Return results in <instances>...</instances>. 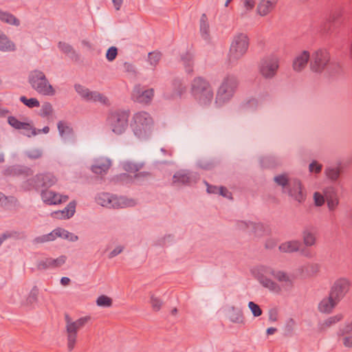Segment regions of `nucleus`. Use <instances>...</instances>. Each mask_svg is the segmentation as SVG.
Segmentation results:
<instances>
[{
	"label": "nucleus",
	"mask_w": 352,
	"mask_h": 352,
	"mask_svg": "<svg viewBox=\"0 0 352 352\" xmlns=\"http://www.w3.org/2000/svg\"><path fill=\"white\" fill-rule=\"evenodd\" d=\"M230 320L234 323H243V312L240 309L232 307L230 311Z\"/></svg>",
	"instance_id": "4c0bfd02"
},
{
	"label": "nucleus",
	"mask_w": 352,
	"mask_h": 352,
	"mask_svg": "<svg viewBox=\"0 0 352 352\" xmlns=\"http://www.w3.org/2000/svg\"><path fill=\"white\" fill-rule=\"evenodd\" d=\"M341 23V16L340 14H333L330 16L329 19H327L321 25V32L324 34L333 32L334 29L338 27Z\"/></svg>",
	"instance_id": "5701e85b"
},
{
	"label": "nucleus",
	"mask_w": 352,
	"mask_h": 352,
	"mask_svg": "<svg viewBox=\"0 0 352 352\" xmlns=\"http://www.w3.org/2000/svg\"><path fill=\"white\" fill-rule=\"evenodd\" d=\"M251 226L254 230V232L256 233L257 230H263V225L262 223H255L253 222L247 223L245 221H241L239 223V226L241 228H249Z\"/></svg>",
	"instance_id": "864d4df0"
},
{
	"label": "nucleus",
	"mask_w": 352,
	"mask_h": 352,
	"mask_svg": "<svg viewBox=\"0 0 352 352\" xmlns=\"http://www.w3.org/2000/svg\"><path fill=\"white\" fill-rule=\"evenodd\" d=\"M278 68V60L276 57H267L262 60L260 72L267 78H272Z\"/></svg>",
	"instance_id": "ddd939ff"
},
{
	"label": "nucleus",
	"mask_w": 352,
	"mask_h": 352,
	"mask_svg": "<svg viewBox=\"0 0 352 352\" xmlns=\"http://www.w3.org/2000/svg\"><path fill=\"white\" fill-rule=\"evenodd\" d=\"M352 333V321L346 323L344 327L340 328L338 333L339 336Z\"/></svg>",
	"instance_id": "e2e57ef3"
},
{
	"label": "nucleus",
	"mask_w": 352,
	"mask_h": 352,
	"mask_svg": "<svg viewBox=\"0 0 352 352\" xmlns=\"http://www.w3.org/2000/svg\"><path fill=\"white\" fill-rule=\"evenodd\" d=\"M153 95V89L144 90L140 85H136L132 91L131 98L135 102L148 104L152 100Z\"/></svg>",
	"instance_id": "4468645a"
},
{
	"label": "nucleus",
	"mask_w": 352,
	"mask_h": 352,
	"mask_svg": "<svg viewBox=\"0 0 352 352\" xmlns=\"http://www.w3.org/2000/svg\"><path fill=\"white\" fill-rule=\"evenodd\" d=\"M39 294V289L37 286H34L28 294L26 299L28 305H32L38 302V296Z\"/></svg>",
	"instance_id": "79ce46f5"
},
{
	"label": "nucleus",
	"mask_w": 352,
	"mask_h": 352,
	"mask_svg": "<svg viewBox=\"0 0 352 352\" xmlns=\"http://www.w3.org/2000/svg\"><path fill=\"white\" fill-rule=\"evenodd\" d=\"M320 270V265L318 263H308L303 266L302 272L308 276H316Z\"/></svg>",
	"instance_id": "e433bc0d"
},
{
	"label": "nucleus",
	"mask_w": 352,
	"mask_h": 352,
	"mask_svg": "<svg viewBox=\"0 0 352 352\" xmlns=\"http://www.w3.org/2000/svg\"><path fill=\"white\" fill-rule=\"evenodd\" d=\"M41 196L43 201L48 205L62 203V199L58 198V194L52 190H41Z\"/></svg>",
	"instance_id": "bb28decb"
},
{
	"label": "nucleus",
	"mask_w": 352,
	"mask_h": 352,
	"mask_svg": "<svg viewBox=\"0 0 352 352\" xmlns=\"http://www.w3.org/2000/svg\"><path fill=\"white\" fill-rule=\"evenodd\" d=\"M28 82L33 89L43 96H54L56 91L49 82L45 74L41 70L34 69L30 72Z\"/></svg>",
	"instance_id": "20e7f679"
},
{
	"label": "nucleus",
	"mask_w": 352,
	"mask_h": 352,
	"mask_svg": "<svg viewBox=\"0 0 352 352\" xmlns=\"http://www.w3.org/2000/svg\"><path fill=\"white\" fill-rule=\"evenodd\" d=\"M191 92L201 105L210 104L214 97L210 85L202 77H197L193 80L191 85Z\"/></svg>",
	"instance_id": "f03ea898"
},
{
	"label": "nucleus",
	"mask_w": 352,
	"mask_h": 352,
	"mask_svg": "<svg viewBox=\"0 0 352 352\" xmlns=\"http://www.w3.org/2000/svg\"><path fill=\"white\" fill-rule=\"evenodd\" d=\"M151 173L148 171H142L135 173L133 176H131L127 173H122L118 176V179L126 184L136 183L141 184L142 182L152 177Z\"/></svg>",
	"instance_id": "a211bd4d"
},
{
	"label": "nucleus",
	"mask_w": 352,
	"mask_h": 352,
	"mask_svg": "<svg viewBox=\"0 0 352 352\" xmlns=\"http://www.w3.org/2000/svg\"><path fill=\"white\" fill-rule=\"evenodd\" d=\"M302 243L298 240H293L281 243L278 249L282 252L293 253L300 250Z\"/></svg>",
	"instance_id": "c85d7f7f"
},
{
	"label": "nucleus",
	"mask_w": 352,
	"mask_h": 352,
	"mask_svg": "<svg viewBox=\"0 0 352 352\" xmlns=\"http://www.w3.org/2000/svg\"><path fill=\"white\" fill-rule=\"evenodd\" d=\"M96 202L102 206L109 208H119L132 206L133 200H128L124 197H118L108 192L98 193L96 197Z\"/></svg>",
	"instance_id": "6e6552de"
},
{
	"label": "nucleus",
	"mask_w": 352,
	"mask_h": 352,
	"mask_svg": "<svg viewBox=\"0 0 352 352\" xmlns=\"http://www.w3.org/2000/svg\"><path fill=\"white\" fill-rule=\"evenodd\" d=\"M3 174L6 177H26L33 175V170L25 166L15 164L7 166L3 170Z\"/></svg>",
	"instance_id": "2eb2a0df"
},
{
	"label": "nucleus",
	"mask_w": 352,
	"mask_h": 352,
	"mask_svg": "<svg viewBox=\"0 0 352 352\" xmlns=\"http://www.w3.org/2000/svg\"><path fill=\"white\" fill-rule=\"evenodd\" d=\"M341 170L339 167H328L325 169L327 177L331 181H337L340 177Z\"/></svg>",
	"instance_id": "a19ab883"
},
{
	"label": "nucleus",
	"mask_w": 352,
	"mask_h": 352,
	"mask_svg": "<svg viewBox=\"0 0 352 352\" xmlns=\"http://www.w3.org/2000/svg\"><path fill=\"white\" fill-rule=\"evenodd\" d=\"M351 282L346 278H338L330 288L329 294L340 302L349 293Z\"/></svg>",
	"instance_id": "9b49d317"
},
{
	"label": "nucleus",
	"mask_w": 352,
	"mask_h": 352,
	"mask_svg": "<svg viewBox=\"0 0 352 352\" xmlns=\"http://www.w3.org/2000/svg\"><path fill=\"white\" fill-rule=\"evenodd\" d=\"M181 60L184 66L186 73L191 74L193 72L194 56L187 52L181 56Z\"/></svg>",
	"instance_id": "7c9ffc66"
},
{
	"label": "nucleus",
	"mask_w": 352,
	"mask_h": 352,
	"mask_svg": "<svg viewBox=\"0 0 352 352\" xmlns=\"http://www.w3.org/2000/svg\"><path fill=\"white\" fill-rule=\"evenodd\" d=\"M67 257L64 255L57 258H47L41 260L37 263L38 270H47L50 268H57L62 266L66 261Z\"/></svg>",
	"instance_id": "6ab92c4d"
},
{
	"label": "nucleus",
	"mask_w": 352,
	"mask_h": 352,
	"mask_svg": "<svg viewBox=\"0 0 352 352\" xmlns=\"http://www.w3.org/2000/svg\"><path fill=\"white\" fill-rule=\"evenodd\" d=\"M344 316L342 314H338L336 316L329 317L324 322L320 324V330L324 331L326 328L331 327V325L340 322L343 319Z\"/></svg>",
	"instance_id": "ea45409f"
},
{
	"label": "nucleus",
	"mask_w": 352,
	"mask_h": 352,
	"mask_svg": "<svg viewBox=\"0 0 352 352\" xmlns=\"http://www.w3.org/2000/svg\"><path fill=\"white\" fill-rule=\"evenodd\" d=\"M278 0H261L257 6V12L261 16H266L276 6Z\"/></svg>",
	"instance_id": "393cba45"
},
{
	"label": "nucleus",
	"mask_w": 352,
	"mask_h": 352,
	"mask_svg": "<svg viewBox=\"0 0 352 352\" xmlns=\"http://www.w3.org/2000/svg\"><path fill=\"white\" fill-rule=\"evenodd\" d=\"M74 89L85 100H87L89 99L88 96L89 94H90V90L85 87L83 85H81L80 84H76L74 85Z\"/></svg>",
	"instance_id": "09e8293b"
},
{
	"label": "nucleus",
	"mask_w": 352,
	"mask_h": 352,
	"mask_svg": "<svg viewBox=\"0 0 352 352\" xmlns=\"http://www.w3.org/2000/svg\"><path fill=\"white\" fill-rule=\"evenodd\" d=\"M16 45L7 35L0 30V51L3 52H14Z\"/></svg>",
	"instance_id": "cd10ccee"
},
{
	"label": "nucleus",
	"mask_w": 352,
	"mask_h": 352,
	"mask_svg": "<svg viewBox=\"0 0 352 352\" xmlns=\"http://www.w3.org/2000/svg\"><path fill=\"white\" fill-rule=\"evenodd\" d=\"M314 199L316 206H322L326 200L324 195L318 192L314 193Z\"/></svg>",
	"instance_id": "680f3d73"
},
{
	"label": "nucleus",
	"mask_w": 352,
	"mask_h": 352,
	"mask_svg": "<svg viewBox=\"0 0 352 352\" xmlns=\"http://www.w3.org/2000/svg\"><path fill=\"white\" fill-rule=\"evenodd\" d=\"M258 105V101L255 98H251L248 100L247 102L241 104V108L243 109H247L248 108H252L255 109Z\"/></svg>",
	"instance_id": "0e129e2a"
},
{
	"label": "nucleus",
	"mask_w": 352,
	"mask_h": 352,
	"mask_svg": "<svg viewBox=\"0 0 352 352\" xmlns=\"http://www.w3.org/2000/svg\"><path fill=\"white\" fill-rule=\"evenodd\" d=\"M111 164V161L106 159L103 162L93 165L91 166V170L97 175H102V173H106L107 172Z\"/></svg>",
	"instance_id": "72a5a7b5"
},
{
	"label": "nucleus",
	"mask_w": 352,
	"mask_h": 352,
	"mask_svg": "<svg viewBox=\"0 0 352 352\" xmlns=\"http://www.w3.org/2000/svg\"><path fill=\"white\" fill-rule=\"evenodd\" d=\"M8 123L15 129H24L26 131H31V133L25 134L28 138L37 135L36 128L33 127L30 123L19 121L14 116H8Z\"/></svg>",
	"instance_id": "aec40b11"
},
{
	"label": "nucleus",
	"mask_w": 352,
	"mask_h": 352,
	"mask_svg": "<svg viewBox=\"0 0 352 352\" xmlns=\"http://www.w3.org/2000/svg\"><path fill=\"white\" fill-rule=\"evenodd\" d=\"M58 47L61 52L69 56V57L74 61L80 60V55L75 51L73 47L65 42L60 41L58 43Z\"/></svg>",
	"instance_id": "c756f323"
},
{
	"label": "nucleus",
	"mask_w": 352,
	"mask_h": 352,
	"mask_svg": "<svg viewBox=\"0 0 352 352\" xmlns=\"http://www.w3.org/2000/svg\"><path fill=\"white\" fill-rule=\"evenodd\" d=\"M249 46V38L245 34L241 33L236 35L230 46V60H237L247 52Z\"/></svg>",
	"instance_id": "1a4fd4ad"
},
{
	"label": "nucleus",
	"mask_w": 352,
	"mask_h": 352,
	"mask_svg": "<svg viewBox=\"0 0 352 352\" xmlns=\"http://www.w3.org/2000/svg\"><path fill=\"white\" fill-rule=\"evenodd\" d=\"M162 53L157 51L148 53V58L150 64L155 67L162 58Z\"/></svg>",
	"instance_id": "3c124183"
},
{
	"label": "nucleus",
	"mask_w": 352,
	"mask_h": 352,
	"mask_svg": "<svg viewBox=\"0 0 352 352\" xmlns=\"http://www.w3.org/2000/svg\"><path fill=\"white\" fill-rule=\"evenodd\" d=\"M173 94L172 97H181L186 91V87L184 85L182 80L175 78L172 82Z\"/></svg>",
	"instance_id": "473e14b6"
},
{
	"label": "nucleus",
	"mask_w": 352,
	"mask_h": 352,
	"mask_svg": "<svg viewBox=\"0 0 352 352\" xmlns=\"http://www.w3.org/2000/svg\"><path fill=\"white\" fill-rule=\"evenodd\" d=\"M53 112V107L50 102H44L42 105V107L40 110L39 115L41 117H47L50 116Z\"/></svg>",
	"instance_id": "603ef678"
},
{
	"label": "nucleus",
	"mask_w": 352,
	"mask_h": 352,
	"mask_svg": "<svg viewBox=\"0 0 352 352\" xmlns=\"http://www.w3.org/2000/svg\"><path fill=\"white\" fill-rule=\"evenodd\" d=\"M199 179V175L187 170H179L173 176V186H191Z\"/></svg>",
	"instance_id": "f8f14e48"
},
{
	"label": "nucleus",
	"mask_w": 352,
	"mask_h": 352,
	"mask_svg": "<svg viewBox=\"0 0 352 352\" xmlns=\"http://www.w3.org/2000/svg\"><path fill=\"white\" fill-rule=\"evenodd\" d=\"M200 32L204 39H208L210 36L209 23L208 17L205 13L202 14L199 21Z\"/></svg>",
	"instance_id": "f704fd0d"
},
{
	"label": "nucleus",
	"mask_w": 352,
	"mask_h": 352,
	"mask_svg": "<svg viewBox=\"0 0 352 352\" xmlns=\"http://www.w3.org/2000/svg\"><path fill=\"white\" fill-rule=\"evenodd\" d=\"M43 152L40 149H33L25 152V155L31 160H37L42 157Z\"/></svg>",
	"instance_id": "4d7b16f0"
},
{
	"label": "nucleus",
	"mask_w": 352,
	"mask_h": 352,
	"mask_svg": "<svg viewBox=\"0 0 352 352\" xmlns=\"http://www.w3.org/2000/svg\"><path fill=\"white\" fill-rule=\"evenodd\" d=\"M65 320L67 334V348L69 351H72L76 342L78 331L85 326V324L91 320V317L85 316L76 321H72L69 316L66 314L65 315Z\"/></svg>",
	"instance_id": "0eeeda50"
},
{
	"label": "nucleus",
	"mask_w": 352,
	"mask_h": 352,
	"mask_svg": "<svg viewBox=\"0 0 352 352\" xmlns=\"http://www.w3.org/2000/svg\"><path fill=\"white\" fill-rule=\"evenodd\" d=\"M0 21L2 22L19 26L20 25V21L16 18L12 14L4 12L0 9Z\"/></svg>",
	"instance_id": "c9c22d12"
},
{
	"label": "nucleus",
	"mask_w": 352,
	"mask_h": 352,
	"mask_svg": "<svg viewBox=\"0 0 352 352\" xmlns=\"http://www.w3.org/2000/svg\"><path fill=\"white\" fill-rule=\"evenodd\" d=\"M310 53L307 50L302 51L297 55L293 60L292 67L296 72H301L307 66L308 62H310Z\"/></svg>",
	"instance_id": "412c9836"
},
{
	"label": "nucleus",
	"mask_w": 352,
	"mask_h": 352,
	"mask_svg": "<svg viewBox=\"0 0 352 352\" xmlns=\"http://www.w3.org/2000/svg\"><path fill=\"white\" fill-rule=\"evenodd\" d=\"M295 325L296 322L293 318L288 319L284 327V335L287 337L292 336Z\"/></svg>",
	"instance_id": "8fccbe9b"
},
{
	"label": "nucleus",
	"mask_w": 352,
	"mask_h": 352,
	"mask_svg": "<svg viewBox=\"0 0 352 352\" xmlns=\"http://www.w3.org/2000/svg\"><path fill=\"white\" fill-rule=\"evenodd\" d=\"M112 299L105 295L100 296L96 300V304L99 307H109L112 305Z\"/></svg>",
	"instance_id": "49530a36"
},
{
	"label": "nucleus",
	"mask_w": 352,
	"mask_h": 352,
	"mask_svg": "<svg viewBox=\"0 0 352 352\" xmlns=\"http://www.w3.org/2000/svg\"><path fill=\"white\" fill-rule=\"evenodd\" d=\"M265 272L267 274L272 275L275 278H276L280 282H290L289 276L284 272L275 271L272 268H267L265 270Z\"/></svg>",
	"instance_id": "58836bf2"
},
{
	"label": "nucleus",
	"mask_w": 352,
	"mask_h": 352,
	"mask_svg": "<svg viewBox=\"0 0 352 352\" xmlns=\"http://www.w3.org/2000/svg\"><path fill=\"white\" fill-rule=\"evenodd\" d=\"M56 182V177L50 173H39L23 182L21 188L24 191L47 190L55 184Z\"/></svg>",
	"instance_id": "7ed1b4c3"
},
{
	"label": "nucleus",
	"mask_w": 352,
	"mask_h": 352,
	"mask_svg": "<svg viewBox=\"0 0 352 352\" xmlns=\"http://www.w3.org/2000/svg\"><path fill=\"white\" fill-rule=\"evenodd\" d=\"M322 165L319 164L317 161H313L309 166V169L311 173H319L321 172Z\"/></svg>",
	"instance_id": "69168bd1"
},
{
	"label": "nucleus",
	"mask_w": 352,
	"mask_h": 352,
	"mask_svg": "<svg viewBox=\"0 0 352 352\" xmlns=\"http://www.w3.org/2000/svg\"><path fill=\"white\" fill-rule=\"evenodd\" d=\"M129 112L119 109L111 111L107 118V123L116 135H121L128 128Z\"/></svg>",
	"instance_id": "423d86ee"
},
{
	"label": "nucleus",
	"mask_w": 352,
	"mask_h": 352,
	"mask_svg": "<svg viewBox=\"0 0 352 352\" xmlns=\"http://www.w3.org/2000/svg\"><path fill=\"white\" fill-rule=\"evenodd\" d=\"M117 55H118V48L115 46H111L107 51L106 58L109 62H111L116 58Z\"/></svg>",
	"instance_id": "6e6d98bb"
},
{
	"label": "nucleus",
	"mask_w": 352,
	"mask_h": 352,
	"mask_svg": "<svg viewBox=\"0 0 352 352\" xmlns=\"http://www.w3.org/2000/svg\"><path fill=\"white\" fill-rule=\"evenodd\" d=\"M20 101L29 108L38 107L40 106L39 101L35 98H28L22 96L19 98Z\"/></svg>",
	"instance_id": "c03bdc74"
},
{
	"label": "nucleus",
	"mask_w": 352,
	"mask_h": 352,
	"mask_svg": "<svg viewBox=\"0 0 352 352\" xmlns=\"http://www.w3.org/2000/svg\"><path fill=\"white\" fill-rule=\"evenodd\" d=\"M318 234L317 228L311 225L306 226L303 228L301 236L303 244L306 247H311L316 244V235Z\"/></svg>",
	"instance_id": "dca6fc26"
},
{
	"label": "nucleus",
	"mask_w": 352,
	"mask_h": 352,
	"mask_svg": "<svg viewBox=\"0 0 352 352\" xmlns=\"http://www.w3.org/2000/svg\"><path fill=\"white\" fill-rule=\"evenodd\" d=\"M310 69L315 73H324L329 76H336L342 74L340 64L331 60L328 50L324 48L318 49L310 54Z\"/></svg>",
	"instance_id": "f257e3e1"
},
{
	"label": "nucleus",
	"mask_w": 352,
	"mask_h": 352,
	"mask_svg": "<svg viewBox=\"0 0 352 352\" xmlns=\"http://www.w3.org/2000/svg\"><path fill=\"white\" fill-rule=\"evenodd\" d=\"M338 303L339 302L329 294L328 298H324L320 302L318 310L321 313L330 314Z\"/></svg>",
	"instance_id": "b1692460"
},
{
	"label": "nucleus",
	"mask_w": 352,
	"mask_h": 352,
	"mask_svg": "<svg viewBox=\"0 0 352 352\" xmlns=\"http://www.w3.org/2000/svg\"><path fill=\"white\" fill-rule=\"evenodd\" d=\"M76 202L75 201H72L65 207V210H67V219L71 218L74 214L76 211Z\"/></svg>",
	"instance_id": "338daca9"
},
{
	"label": "nucleus",
	"mask_w": 352,
	"mask_h": 352,
	"mask_svg": "<svg viewBox=\"0 0 352 352\" xmlns=\"http://www.w3.org/2000/svg\"><path fill=\"white\" fill-rule=\"evenodd\" d=\"M57 127L60 137L64 140H69L74 138V130L67 122L59 121L57 124Z\"/></svg>",
	"instance_id": "a878e982"
},
{
	"label": "nucleus",
	"mask_w": 352,
	"mask_h": 352,
	"mask_svg": "<svg viewBox=\"0 0 352 352\" xmlns=\"http://www.w3.org/2000/svg\"><path fill=\"white\" fill-rule=\"evenodd\" d=\"M288 195L296 201L301 203L305 199V194L302 191V184L298 179L290 182L287 186Z\"/></svg>",
	"instance_id": "f3484780"
},
{
	"label": "nucleus",
	"mask_w": 352,
	"mask_h": 352,
	"mask_svg": "<svg viewBox=\"0 0 352 352\" xmlns=\"http://www.w3.org/2000/svg\"><path fill=\"white\" fill-rule=\"evenodd\" d=\"M54 234L58 236L66 239L68 238L69 232L63 228H57Z\"/></svg>",
	"instance_id": "774afa93"
},
{
	"label": "nucleus",
	"mask_w": 352,
	"mask_h": 352,
	"mask_svg": "<svg viewBox=\"0 0 352 352\" xmlns=\"http://www.w3.org/2000/svg\"><path fill=\"white\" fill-rule=\"evenodd\" d=\"M323 192L327 202L329 209L330 210H334L339 204L336 188L333 186H328L324 189Z\"/></svg>",
	"instance_id": "4be33fe9"
},
{
	"label": "nucleus",
	"mask_w": 352,
	"mask_h": 352,
	"mask_svg": "<svg viewBox=\"0 0 352 352\" xmlns=\"http://www.w3.org/2000/svg\"><path fill=\"white\" fill-rule=\"evenodd\" d=\"M197 164L204 170H211L215 166V163L212 161L199 160Z\"/></svg>",
	"instance_id": "bf43d9fd"
},
{
	"label": "nucleus",
	"mask_w": 352,
	"mask_h": 352,
	"mask_svg": "<svg viewBox=\"0 0 352 352\" xmlns=\"http://www.w3.org/2000/svg\"><path fill=\"white\" fill-rule=\"evenodd\" d=\"M89 99L87 101L93 100L94 102L99 101L102 104H106L108 101L107 97L104 96L102 94H100L98 91H90V94L88 96Z\"/></svg>",
	"instance_id": "a18cd8bd"
},
{
	"label": "nucleus",
	"mask_w": 352,
	"mask_h": 352,
	"mask_svg": "<svg viewBox=\"0 0 352 352\" xmlns=\"http://www.w3.org/2000/svg\"><path fill=\"white\" fill-rule=\"evenodd\" d=\"M143 164H135L131 162H126L123 164V168L129 173H136L141 170Z\"/></svg>",
	"instance_id": "37998d69"
},
{
	"label": "nucleus",
	"mask_w": 352,
	"mask_h": 352,
	"mask_svg": "<svg viewBox=\"0 0 352 352\" xmlns=\"http://www.w3.org/2000/svg\"><path fill=\"white\" fill-rule=\"evenodd\" d=\"M274 181L283 188H287L290 182L289 181L288 177L285 174L276 175L274 178Z\"/></svg>",
	"instance_id": "de8ad7c7"
},
{
	"label": "nucleus",
	"mask_w": 352,
	"mask_h": 352,
	"mask_svg": "<svg viewBox=\"0 0 352 352\" xmlns=\"http://www.w3.org/2000/svg\"><path fill=\"white\" fill-rule=\"evenodd\" d=\"M258 280L263 287L270 289L271 291L278 292L280 290L279 285L276 283L263 274L259 275Z\"/></svg>",
	"instance_id": "2f4dec72"
},
{
	"label": "nucleus",
	"mask_w": 352,
	"mask_h": 352,
	"mask_svg": "<svg viewBox=\"0 0 352 352\" xmlns=\"http://www.w3.org/2000/svg\"><path fill=\"white\" fill-rule=\"evenodd\" d=\"M133 120L131 126L135 135L138 138H144L148 136L153 125L151 116L145 111H141L135 113Z\"/></svg>",
	"instance_id": "39448f33"
},
{
	"label": "nucleus",
	"mask_w": 352,
	"mask_h": 352,
	"mask_svg": "<svg viewBox=\"0 0 352 352\" xmlns=\"http://www.w3.org/2000/svg\"><path fill=\"white\" fill-rule=\"evenodd\" d=\"M248 307L254 317H258L263 314V311L260 306L252 301L249 302Z\"/></svg>",
	"instance_id": "5fc2aeb1"
},
{
	"label": "nucleus",
	"mask_w": 352,
	"mask_h": 352,
	"mask_svg": "<svg viewBox=\"0 0 352 352\" xmlns=\"http://www.w3.org/2000/svg\"><path fill=\"white\" fill-rule=\"evenodd\" d=\"M150 303L153 309L155 311H159L162 305V300L159 298L155 296L153 294L151 296Z\"/></svg>",
	"instance_id": "13d9d810"
},
{
	"label": "nucleus",
	"mask_w": 352,
	"mask_h": 352,
	"mask_svg": "<svg viewBox=\"0 0 352 352\" xmlns=\"http://www.w3.org/2000/svg\"><path fill=\"white\" fill-rule=\"evenodd\" d=\"M261 165L265 168H272L274 166V160L270 157H263L261 160Z\"/></svg>",
	"instance_id": "052dcab7"
},
{
	"label": "nucleus",
	"mask_w": 352,
	"mask_h": 352,
	"mask_svg": "<svg viewBox=\"0 0 352 352\" xmlns=\"http://www.w3.org/2000/svg\"><path fill=\"white\" fill-rule=\"evenodd\" d=\"M238 85V81L235 76H228L224 78L217 94V100L220 102L228 101L234 95Z\"/></svg>",
	"instance_id": "9d476101"
}]
</instances>
